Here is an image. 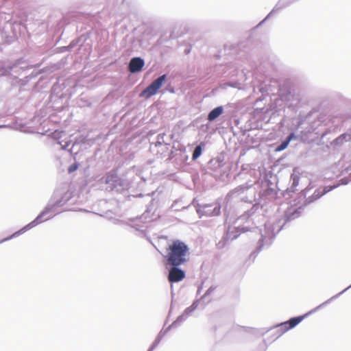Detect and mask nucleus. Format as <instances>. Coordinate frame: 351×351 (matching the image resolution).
Listing matches in <instances>:
<instances>
[{
	"instance_id": "nucleus-1",
	"label": "nucleus",
	"mask_w": 351,
	"mask_h": 351,
	"mask_svg": "<svg viewBox=\"0 0 351 351\" xmlns=\"http://www.w3.org/2000/svg\"><path fill=\"white\" fill-rule=\"evenodd\" d=\"M302 206H287L281 208L276 215L273 221H267L264 225V229L260 231L261 237L256 244L255 250L250 255V259L253 261L258 253L265 248H268L272 243L276 234L291 221L300 217Z\"/></svg>"
},
{
	"instance_id": "nucleus-2",
	"label": "nucleus",
	"mask_w": 351,
	"mask_h": 351,
	"mask_svg": "<svg viewBox=\"0 0 351 351\" xmlns=\"http://www.w3.org/2000/svg\"><path fill=\"white\" fill-rule=\"evenodd\" d=\"M258 208V204H253L250 210L236 219L232 225H228L221 239L217 243L218 249H223L242 233L251 231L258 226L254 223V215Z\"/></svg>"
},
{
	"instance_id": "nucleus-3",
	"label": "nucleus",
	"mask_w": 351,
	"mask_h": 351,
	"mask_svg": "<svg viewBox=\"0 0 351 351\" xmlns=\"http://www.w3.org/2000/svg\"><path fill=\"white\" fill-rule=\"evenodd\" d=\"M165 256V265H184L190 260V250L188 245L179 239L173 240L167 249Z\"/></svg>"
},
{
	"instance_id": "nucleus-4",
	"label": "nucleus",
	"mask_w": 351,
	"mask_h": 351,
	"mask_svg": "<svg viewBox=\"0 0 351 351\" xmlns=\"http://www.w3.org/2000/svg\"><path fill=\"white\" fill-rule=\"evenodd\" d=\"M100 187L107 191L123 193L130 187V182L117 174L116 169L107 172L98 181Z\"/></svg>"
},
{
	"instance_id": "nucleus-5",
	"label": "nucleus",
	"mask_w": 351,
	"mask_h": 351,
	"mask_svg": "<svg viewBox=\"0 0 351 351\" xmlns=\"http://www.w3.org/2000/svg\"><path fill=\"white\" fill-rule=\"evenodd\" d=\"M350 288H351V285L350 286H348L347 288H346L345 289H343L342 291L335 295L334 296H332L330 298H329L328 300H327L326 302H323L322 304H319L316 308L311 310L308 313H306L304 315H300V316L291 317L289 320L282 322V323L272 327L270 329V330L274 331L276 333V339L280 337L285 332H286L289 330H291V329L295 328L297 325H298L306 316H308V314L314 313V312L317 311V310H318L319 308H322L327 304H329L334 299L339 298L342 293L346 292Z\"/></svg>"
},
{
	"instance_id": "nucleus-6",
	"label": "nucleus",
	"mask_w": 351,
	"mask_h": 351,
	"mask_svg": "<svg viewBox=\"0 0 351 351\" xmlns=\"http://www.w3.org/2000/svg\"><path fill=\"white\" fill-rule=\"evenodd\" d=\"M65 201L63 199H58L55 201L52 204H48L45 206L44 210L30 223L21 228L19 230L15 232L12 235L5 237L0 241V243H2L5 241H9L13 238H15L16 237H19V235L23 234L26 231L32 229V228L36 226L37 225L40 224V223L47 221L49 219H51L52 217H47L46 218H44L47 214H49L51 211H54L55 208L56 207L62 206L64 204Z\"/></svg>"
},
{
	"instance_id": "nucleus-7",
	"label": "nucleus",
	"mask_w": 351,
	"mask_h": 351,
	"mask_svg": "<svg viewBox=\"0 0 351 351\" xmlns=\"http://www.w3.org/2000/svg\"><path fill=\"white\" fill-rule=\"evenodd\" d=\"M341 175L343 176L337 184L332 186H319L315 190L314 193L306 197L302 206H306L309 204L314 202L317 200L323 195L328 193L329 191L336 189L341 184H347L351 180V165L343 169L341 172Z\"/></svg>"
},
{
	"instance_id": "nucleus-8",
	"label": "nucleus",
	"mask_w": 351,
	"mask_h": 351,
	"mask_svg": "<svg viewBox=\"0 0 351 351\" xmlns=\"http://www.w3.org/2000/svg\"><path fill=\"white\" fill-rule=\"evenodd\" d=\"M255 189L252 188V184L245 183L234 188L230 191L226 197L227 202L232 199L240 197L242 202L253 203L256 199Z\"/></svg>"
},
{
	"instance_id": "nucleus-9",
	"label": "nucleus",
	"mask_w": 351,
	"mask_h": 351,
	"mask_svg": "<svg viewBox=\"0 0 351 351\" xmlns=\"http://www.w3.org/2000/svg\"><path fill=\"white\" fill-rule=\"evenodd\" d=\"M151 210L147 208L145 212L138 217L131 218L128 221H122L121 223L125 224L130 227L132 232H135L136 235L140 237H145L146 235L145 223L143 221L144 219H147L149 215Z\"/></svg>"
},
{
	"instance_id": "nucleus-10",
	"label": "nucleus",
	"mask_w": 351,
	"mask_h": 351,
	"mask_svg": "<svg viewBox=\"0 0 351 351\" xmlns=\"http://www.w3.org/2000/svg\"><path fill=\"white\" fill-rule=\"evenodd\" d=\"M168 270L167 279L171 284L182 281L186 276V273L180 266L182 265H165ZM171 295H173V285H171Z\"/></svg>"
},
{
	"instance_id": "nucleus-11",
	"label": "nucleus",
	"mask_w": 351,
	"mask_h": 351,
	"mask_svg": "<svg viewBox=\"0 0 351 351\" xmlns=\"http://www.w3.org/2000/svg\"><path fill=\"white\" fill-rule=\"evenodd\" d=\"M196 211L200 217L217 216L221 213V204L217 202L212 204H197Z\"/></svg>"
},
{
	"instance_id": "nucleus-12",
	"label": "nucleus",
	"mask_w": 351,
	"mask_h": 351,
	"mask_svg": "<svg viewBox=\"0 0 351 351\" xmlns=\"http://www.w3.org/2000/svg\"><path fill=\"white\" fill-rule=\"evenodd\" d=\"M166 80V74L160 75L141 92L140 97L147 99L156 95Z\"/></svg>"
},
{
	"instance_id": "nucleus-13",
	"label": "nucleus",
	"mask_w": 351,
	"mask_h": 351,
	"mask_svg": "<svg viewBox=\"0 0 351 351\" xmlns=\"http://www.w3.org/2000/svg\"><path fill=\"white\" fill-rule=\"evenodd\" d=\"M144 65V59L141 57H134L130 59L128 69L130 73H137L142 71Z\"/></svg>"
},
{
	"instance_id": "nucleus-14",
	"label": "nucleus",
	"mask_w": 351,
	"mask_h": 351,
	"mask_svg": "<svg viewBox=\"0 0 351 351\" xmlns=\"http://www.w3.org/2000/svg\"><path fill=\"white\" fill-rule=\"evenodd\" d=\"M277 191L276 189L271 188V186H268L267 189L263 190L262 192H260L259 197L261 199V202L263 204H267L269 202H271L276 199L277 196Z\"/></svg>"
},
{
	"instance_id": "nucleus-15",
	"label": "nucleus",
	"mask_w": 351,
	"mask_h": 351,
	"mask_svg": "<svg viewBox=\"0 0 351 351\" xmlns=\"http://www.w3.org/2000/svg\"><path fill=\"white\" fill-rule=\"evenodd\" d=\"M298 138V136H296L294 132L289 133L284 140H282L276 145L275 150L276 152H282L285 150L288 147L291 141L296 140Z\"/></svg>"
},
{
	"instance_id": "nucleus-16",
	"label": "nucleus",
	"mask_w": 351,
	"mask_h": 351,
	"mask_svg": "<svg viewBox=\"0 0 351 351\" xmlns=\"http://www.w3.org/2000/svg\"><path fill=\"white\" fill-rule=\"evenodd\" d=\"M18 66L16 64H1L0 65V77H8L13 75L16 71L14 69Z\"/></svg>"
},
{
	"instance_id": "nucleus-17",
	"label": "nucleus",
	"mask_w": 351,
	"mask_h": 351,
	"mask_svg": "<svg viewBox=\"0 0 351 351\" xmlns=\"http://www.w3.org/2000/svg\"><path fill=\"white\" fill-rule=\"evenodd\" d=\"M224 109L222 106H219L212 109L207 115V120L210 122L215 121L219 118L223 113Z\"/></svg>"
},
{
	"instance_id": "nucleus-18",
	"label": "nucleus",
	"mask_w": 351,
	"mask_h": 351,
	"mask_svg": "<svg viewBox=\"0 0 351 351\" xmlns=\"http://www.w3.org/2000/svg\"><path fill=\"white\" fill-rule=\"evenodd\" d=\"M351 141V128L349 129L346 132L341 134L337 138H336L333 143L336 145H341L345 142H349Z\"/></svg>"
},
{
	"instance_id": "nucleus-19",
	"label": "nucleus",
	"mask_w": 351,
	"mask_h": 351,
	"mask_svg": "<svg viewBox=\"0 0 351 351\" xmlns=\"http://www.w3.org/2000/svg\"><path fill=\"white\" fill-rule=\"evenodd\" d=\"M205 147L204 142H200L193 149L192 154V160H196L202 154V149Z\"/></svg>"
},
{
	"instance_id": "nucleus-20",
	"label": "nucleus",
	"mask_w": 351,
	"mask_h": 351,
	"mask_svg": "<svg viewBox=\"0 0 351 351\" xmlns=\"http://www.w3.org/2000/svg\"><path fill=\"white\" fill-rule=\"evenodd\" d=\"M66 60L62 59L60 61H59L57 63L51 64L48 67H47L45 69L47 72H53L57 70L61 69L65 64Z\"/></svg>"
},
{
	"instance_id": "nucleus-21",
	"label": "nucleus",
	"mask_w": 351,
	"mask_h": 351,
	"mask_svg": "<svg viewBox=\"0 0 351 351\" xmlns=\"http://www.w3.org/2000/svg\"><path fill=\"white\" fill-rule=\"evenodd\" d=\"M187 317L188 316L183 312L181 315L178 316L177 319L171 325L169 326V327L167 328V331H169L171 328L177 327L181 323L184 322Z\"/></svg>"
},
{
	"instance_id": "nucleus-22",
	"label": "nucleus",
	"mask_w": 351,
	"mask_h": 351,
	"mask_svg": "<svg viewBox=\"0 0 351 351\" xmlns=\"http://www.w3.org/2000/svg\"><path fill=\"white\" fill-rule=\"evenodd\" d=\"M198 305H199V300H195L190 306L187 307L184 311V313H185V315H186L189 317L190 315V314L192 312H193L198 307Z\"/></svg>"
},
{
	"instance_id": "nucleus-23",
	"label": "nucleus",
	"mask_w": 351,
	"mask_h": 351,
	"mask_svg": "<svg viewBox=\"0 0 351 351\" xmlns=\"http://www.w3.org/2000/svg\"><path fill=\"white\" fill-rule=\"evenodd\" d=\"M168 331H167V329L165 330V331L162 332V330L158 333V335H157L156 338L155 339L154 341L152 343V344L151 345V346L152 348H154V349L158 346V345L160 343V342L161 341L163 336Z\"/></svg>"
},
{
	"instance_id": "nucleus-24",
	"label": "nucleus",
	"mask_w": 351,
	"mask_h": 351,
	"mask_svg": "<svg viewBox=\"0 0 351 351\" xmlns=\"http://www.w3.org/2000/svg\"><path fill=\"white\" fill-rule=\"evenodd\" d=\"M299 177L298 176H295V175H291V187H290V190L292 191V192H294L295 191V188L299 184Z\"/></svg>"
},
{
	"instance_id": "nucleus-25",
	"label": "nucleus",
	"mask_w": 351,
	"mask_h": 351,
	"mask_svg": "<svg viewBox=\"0 0 351 351\" xmlns=\"http://www.w3.org/2000/svg\"><path fill=\"white\" fill-rule=\"evenodd\" d=\"M223 213L224 215L226 216V224L225 226L226 227V225L229 223L228 221L230 220V210L228 209V203L223 208Z\"/></svg>"
},
{
	"instance_id": "nucleus-26",
	"label": "nucleus",
	"mask_w": 351,
	"mask_h": 351,
	"mask_svg": "<svg viewBox=\"0 0 351 351\" xmlns=\"http://www.w3.org/2000/svg\"><path fill=\"white\" fill-rule=\"evenodd\" d=\"M165 135V134H159L157 136V141L155 143L156 147L162 145L163 143H165V140H164Z\"/></svg>"
},
{
	"instance_id": "nucleus-27",
	"label": "nucleus",
	"mask_w": 351,
	"mask_h": 351,
	"mask_svg": "<svg viewBox=\"0 0 351 351\" xmlns=\"http://www.w3.org/2000/svg\"><path fill=\"white\" fill-rule=\"evenodd\" d=\"M217 288L216 285H212L210 286L208 290L205 292V293L203 295V296L201 298V299L206 298L208 295L211 294Z\"/></svg>"
},
{
	"instance_id": "nucleus-28",
	"label": "nucleus",
	"mask_w": 351,
	"mask_h": 351,
	"mask_svg": "<svg viewBox=\"0 0 351 351\" xmlns=\"http://www.w3.org/2000/svg\"><path fill=\"white\" fill-rule=\"evenodd\" d=\"M79 167V164L77 162H75L73 164H71L69 168H68V172L69 173H72L74 171H75Z\"/></svg>"
},
{
	"instance_id": "nucleus-29",
	"label": "nucleus",
	"mask_w": 351,
	"mask_h": 351,
	"mask_svg": "<svg viewBox=\"0 0 351 351\" xmlns=\"http://www.w3.org/2000/svg\"><path fill=\"white\" fill-rule=\"evenodd\" d=\"M58 143L61 145V149L62 150H66L67 147L70 145V141H66L64 145L62 144V141H60L58 142Z\"/></svg>"
},
{
	"instance_id": "nucleus-30",
	"label": "nucleus",
	"mask_w": 351,
	"mask_h": 351,
	"mask_svg": "<svg viewBox=\"0 0 351 351\" xmlns=\"http://www.w3.org/2000/svg\"><path fill=\"white\" fill-rule=\"evenodd\" d=\"M62 133V132H60V131H58V130H56V131L52 134V135H53V137L54 138H56V139H60V138L62 137V136H61Z\"/></svg>"
},
{
	"instance_id": "nucleus-31",
	"label": "nucleus",
	"mask_w": 351,
	"mask_h": 351,
	"mask_svg": "<svg viewBox=\"0 0 351 351\" xmlns=\"http://www.w3.org/2000/svg\"><path fill=\"white\" fill-rule=\"evenodd\" d=\"M274 10H273L263 20H262L256 26V28H258L259 27H261L268 19L269 17L270 16V15L271 14L272 12L274 11Z\"/></svg>"
},
{
	"instance_id": "nucleus-32",
	"label": "nucleus",
	"mask_w": 351,
	"mask_h": 351,
	"mask_svg": "<svg viewBox=\"0 0 351 351\" xmlns=\"http://www.w3.org/2000/svg\"><path fill=\"white\" fill-rule=\"evenodd\" d=\"M76 45H77V42L75 40H73L71 42V43L69 44V46L64 47V48L65 49V50L68 51V50H70L71 49L73 48Z\"/></svg>"
},
{
	"instance_id": "nucleus-33",
	"label": "nucleus",
	"mask_w": 351,
	"mask_h": 351,
	"mask_svg": "<svg viewBox=\"0 0 351 351\" xmlns=\"http://www.w3.org/2000/svg\"><path fill=\"white\" fill-rule=\"evenodd\" d=\"M75 145H76V143H73V146H72V147H71L70 149H69V152L71 154L77 155V152H75V153L73 152L74 147H75Z\"/></svg>"
},
{
	"instance_id": "nucleus-34",
	"label": "nucleus",
	"mask_w": 351,
	"mask_h": 351,
	"mask_svg": "<svg viewBox=\"0 0 351 351\" xmlns=\"http://www.w3.org/2000/svg\"><path fill=\"white\" fill-rule=\"evenodd\" d=\"M8 125H0V128H8Z\"/></svg>"
},
{
	"instance_id": "nucleus-35",
	"label": "nucleus",
	"mask_w": 351,
	"mask_h": 351,
	"mask_svg": "<svg viewBox=\"0 0 351 351\" xmlns=\"http://www.w3.org/2000/svg\"><path fill=\"white\" fill-rule=\"evenodd\" d=\"M154 350V348L150 346L147 351H153Z\"/></svg>"
},
{
	"instance_id": "nucleus-36",
	"label": "nucleus",
	"mask_w": 351,
	"mask_h": 351,
	"mask_svg": "<svg viewBox=\"0 0 351 351\" xmlns=\"http://www.w3.org/2000/svg\"><path fill=\"white\" fill-rule=\"evenodd\" d=\"M230 86H232V87H236L235 84H230Z\"/></svg>"
},
{
	"instance_id": "nucleus-37",
	"label": "nucleus",
	"mask_w": 351,
	"mask_h": 351,
	"mask_svg": "<svg viewBox=\"0 0 351 351\" xmlns=\"http://www.w3.org/2000/svg\"><path fill=\"white\" fill-rule=\"evenodd\" d=\"M306 193H308V192L310 191V189L306 188Z\"/></svg>"
},
{
	"instance_id": "nucleus-38",
	"label": "nucleus",
	"mask_w": 351,
	"mask_h": 351,
	"mask_svg": "<svg viewBox=\"0 0 351 351\" xmlns=\"http://www.w3.org/2000/svg\"><path fill=\"white\" fill-rule=\"evenodd\" d=\"M189 52H190V50H189V49L186 51V53H189Z\"/></svg>"
},
{
	"instance_id": "nucleus-39",
	"label": "nucleus",
	"mask_w": 351,
	"mask_h": 351,
	"mask_svg": "<svg viewBox=\"0 0 351 351\" xmlns=\"http://www.w3.org/2000/svg\"><path fill=\"white\" fill-rule=\"evenodd\" d=\"M170 91H171V93H174L173 89H171Z\"/></svg>"
}]
</instances>
